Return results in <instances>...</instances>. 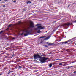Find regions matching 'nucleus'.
<instances>
[{
	"label": "nucleus",
	"instance_id": "7ed1b4c3",
	"mask_svg": "<svg viewBox=\"0 0 76 76\" xmlns=\"http://www.w3.org/2000/svg\"><path fill=\"white\" fill-rule=\"evenodd\" d=\"M25 32H26V33L24 34V37L28 36V35H29L30 34H31V33L30 32V31L29 30H26L25 31Z\"/></svg>",
	"mask_w": 76,
	"mask_h": 76
},
{
	"label": "nucleus",
	"instance_id": "e433bc0d",
	"mask_svg": "<svg viewBox=\"0 0 76 76\" xmlns=\"http://www.w3.org/2000/svg\"><path fill=\"white\" fill-rule=\"evenodd\" d=\"M7 29H8V28H7L6 29V30H7Z\"/></svg>",
	"mask_w": 76,
	"mask_h": 76
},
{
	"label": "nucleus",
	"instance_id": "aec40b11",
	"mask_svg": "<svg viewBox=\"0 0 76 76\" xmlns=\"http://www.w3.org/2000/svg\"><path fill=\"white\" fill-rule=\"evenodd\" d=\"M59 65L60 66H62V63H60L59 64Z\"/></svg>",
	"mask_w": 76,
	"mask_h": 76
},
{
	"label": "nucleus",
	"instance_id": "a211bd4d",
	"mask_svg": "<svg viewBox=\"0 0 76 76\" xmlns=\"http://www.w3.org/2000/svg\"><path fill=\"white\" fill-rule=\"evenodd\" d=\"M56 64V63H52V65H54Z\"/></svg>",
	"mask_w": 76,
	"mask_h": 76
},
{
	"label": "nucleus",
	"instance_id": "f257e3e1",
	"mask_svg": "<svg viewBox=\"0 0 76 76\" xmlns=\"http://www.w3.org/2000/svg\"><path fill=\"white\" fill-rule=\"evenodd\" d=\"M33 57L34 59H36L38 58H40V61L42 63H45V61L48 59V58H46L45 57H41L39 54H34Z\"/></svg>",
	"mask_w": 76,
	"mask_h": 76
},
{
	"label": "nucleus",
	"instance_id": "4c0bfd02",
	"mask_svg": "<svg viewBox=\"0 0 76 76\" xmlns=\"http://www.w3.org/2000/svg\"><path fill=\"white\" fill-rule=\"evenodd\" d=\"M52 5H54V4H51Z\"/></svg>",
	"mask_w": 76,
	"mask_h": 76
},
{
	"label": "nucleus",
	"instance_id": "c03bdc74",
	"mask_svg": "<svg viewBox=\"0 0 76 76\" xmlns=\"http://www.w3.org/2000/svg\"><path fill=\"white\" fill-rule=\"evenodd\" d=\"M12 1H13V0H12Z\"/></svg>",
	"mask_w": 76,
	"mask_h": 76
},
{
	"label": "nucleus",
	"instance_id": "7c9ffc66",
	"mask_svg": "<svg viewBox=\"0 0 76 76\" xmlns=\"http://www.w3.org/2000/svg\"><path fill=\"white\" fill-rule=\"evenodd\" d=\"M70 6V5H68V7H69V6Z\"/></svg>",
	"mask_w": 76,
	"mask_h": 76
},
{
	"label": "nucleus",
	"instance_id": "423d86ee",
	"mask_svg": "<svg viewBox=\"0 0 76 76\" xmlns=\"http://www.w3.org/2000/svg\"><path fill=\"white\" fill-rule=\"evenodd\" d=\"M52 63H50L49 64H48V66L49 67V68H51V67H52Z\"/></svg>",
	"mask_w": 76,
	"mask_h": 76
},
{
	"label": "nucleus",
	"instance_id": "f03ea898",
	"mask_svg": "<svg viewBox=\"0 0 76 76\" xmlns=\"http://www.w3.org/2000/svg\"><path fill=\"white\" fill-rule=\"evenodd\" d=\"M40 24H37L35 26H37V28H34V30H38V29H39V30H40V29H44V27H42V26H41V25H40Z\"/></svg>",
	"mask_w": 76,
	"mask_h": 76
},
{
	"label": "nucleus",
	"instance_id": "c756f323",
	"mask_svg": "<svg viewBox=\"0 0 76 76\" xmlns=\"http://www.w3.org/2000/svg\"><path fill=\"white\" fill-rule=\"evenodd\" d=\"M73 73H76V71H74L73 72Z\"/></svg>",
	"mask_w": 76,
	"mask_h": 76
},
{
	"label": "nucleus",
	"instance_id": "412c9836",
	"mask_svg": "<svg viewBox=\"0 0 76 76\" xmlns=\"http://www.w3.org/2000/svg\"><path fill=\"white\" fill-rule=\"evenodd\" d=\"M13 71H11L10 72H9V73H13Z\"/></svg>",
	"mask_w": 76,
	"mask_h": 76
},
{
	"label": "nucleus",
	"instance_id": "49530a36",
	"mask_svg": "<svg viewBox=\"0 0 76 76\" xmlns=\"http://www.w3.org/2000/svg\"><path fill=\"white\" fill-rule=\"evenodd\" d=\"M8 75H9V73H8Z\"/></svg>",
	"mask_w": 76,
	"mask_h": 76
},
{
	"label": "nucleus",
	"instance_id": "bb28decb",
	"mask_svg": "<svg viewBox=\"0 0 76 76\" xmlns=\"http://www.w3.org/2000/svg\"><path fill=\"white\" fill-rule=\"evenodd\" d=\"M23 34V33L22 34H21L20 35H21V36H22Z\"/></svg>",
	"mask_w": 76,
	"mask_h": 76
},
{
	"label": "nucleus",
	"instance_id": "79ce46f5",
	"mask_svg": "<svg viewBox=\"0 0 76 76\" xmlns=\"http://www.w3.org/2000/svg\"><path fill=\"white\" fill-rule=\"evenodd\" d=\"M2 0H0V1H1Z\"/></svg>",
	"mask_w": 76,
	"mask_h": 76
},
{
	"label": "nucleus",
	"instance_id": "ea45409f",
	"mask_svg": "<svg viewBox=\"0 0 76 76\" xmlns=\"http://www.w3.org/2000/svg\"><path fill=\"white\" fill-rule=\"evenodd\" d=\"M1 75H2V74H0V76H1Z\"/></svg>",
	"mask_w": 76,
	"mask_h": 76
},
{
	"label": "nucleus",
	"instance_id": "0eeeda50",
	"mask_svg": "<svg viewBox=\"0 0 76 76\" xmlns=\"http://www.w3.org/2000/svg\"><path fill=\"white\" fill-rule=\"evenodd\" d=\"M70 42L69 40H68L64 42H62V44H67V43H68V42Z\"/></svg>",
	"mask_w": 76,
	"mask_h": 76
},
{
	"label": "nucleus",
	"instance_id": "a19ab883",
	"mask_svg": "<svg viewBox=\"0 0 76 76\" xmlns=\"http://www.w3.org/2000/svg\"><path fill=\"white\" fill-rule=\"evenodd\" d=\"M3 6L4 7H5V5H4Z\"/></svg>",
	"mask_w": 76,
	"mask_h": 76
},
{
	"label": "nucleus",
	"instance_id": "4468645a",
	"mask_svg": "<svg viewBox=\"0 0 76 76\" xmlns=\"http://www.w3.org/2000/svg\"><path fill=\"white\" fill-rule=\"evenodd\" d=\"M37 33L38 34H39V33H41V31L40 30H39L37 31Z\"/></svg>",
	"mask_w": 76,
	"mask_h": 76
},
{
	"label": "nucleus",
	"instance_id": "58836bf2",
	"mask_svg": "<svg viewBox=\"0 0 76 76\" xmlns=\"http://www.w3.org/2000/svg\"><path fill=\"white\" fill-rule=\"evenodd\" d=\"M19 23H20V22H19Z\"/></svg>",
	"mask_w": 76,
	"mask_h": 76
},
{
	"label": "nucleus",
	"instance_id": "72a5a7b5",
	"mask_svg": "<svg viewBox=\"0 0 76 76\" xmlns=\"http://www.w3.org/2000/svg\"><path fill=\"white\" fill-rule=\"evenodd\" d=\"M12 39H15V38H12Z\"/></svg>",
	"mask_w": 76,
	"mask_h": 76
},
{
	"label": "nucleus",
	"instance_id": "39448f33",
	"mask_svg": "<svg viewBox=\"0 0 76 76\" xmlns=\"http://www.w3.org/2000/svg\"><path fill=\"white\" fill-rule=\"evenodd\" d=\"M30 28H34V23L32 22H31L30 24Z\"/></svg>",
	"mask_w": 76,
	"mask_h": 76
},
{
	"label": "nucleus",
	"instance_id": "f3484780",
	"mask_svg": "<svg viewBox=\"0 0 76 76\" xmlns=\"http://www.w3.org/2000/svg\"><path fill=\"white\" fill-rule=\"evenodd\" d=\"M12 25V24H10L9 26H8V27H11V26Z\"/></svg>",
	"mask_w": 76,
	"mask_h": 76
},
{
	"label": "nucleus",
	"instance_id": "2eb2a0df",
	"mask_svg": "<svg viewBox=\"0 0 76 76\" xmlns=\"http://www.w3.org/2000/svg\"><path fill=\"white\" fill-rule=\"evenodd\" d=\"M45 36H42L40 37L39 38L40 39L41 38H45Z\"/></svg>",
	"mask_w": 76,
	"mask_h": 76
},
{
	"label": "nucleus",
	"instance_id": "f8f14e48",
	"mask_svg": "<svg viewBox=\"0 0 76 76\" xmlns=\"http://www.w3.org/2000/svg\"><path fill=\"white\" fill-rule=\"evenodd\" d=\"M31 3V2L30 1L26 2L27 4H30Z\"/></svg>",
	"mask_w": 76,
	"mask_h": 76
},
{
	"label": "nucleus",
	"instance_id": "393cba45",
	"mask_svg": "<svg viewBox=\"0 0 76 76\" xmlns=\"http://www.w3.org/2000/svg\"><path fill=\"white\" fill-rule=\"evenodd\" d=\"M14 3H16V0H15L13 1Z\"/></svg>",
	"mask_w": 76,
	"mask_h": 76
},
{
	"label": "nucleus",
	"instance_id": "f704fd0d",
	"mask_svg": "<svg viewBox=\"0 0 76 76\" xmlns=\"http://www.w3.org/2000/svg\"><path fill=\"white\" fill-rule=\"evenodd\" d=\"M75 62H72V63H74Z\"/></svg>",
	"mask_w": 76,
	"mask_h": 76
},
{
	"label": "nucleus",
	"instance_id": "cd10ccee",
	"mask_svg": "<svg viewBox=\"0 0 76 76\" xmlns=\"http://www.w3.org/2000/svg\"><path fill=\"white\" fill-rule=\"evenodd\" d=\"M42 41H41V42H40V43L41 44H42Z\"/></svg>",
	"mask_w": 76,
	"mask_h": 76
},
{
	"label": "nucleus",
	"instance_id": "a878e982",
	"mask_svg": "<svg viewBox=\"0 0 76 76\" xmlns=\"http://www.w3.org/2000/svg\"><path fill=\"white\" fill-rule=\"evenodd\" d=\"M69 49H66V51H69Z\"/></svg>",
	"mask_w": 76,
	"mask_h": 76
},
{
	"label": "nucleus",
	"instance_id": "9b49d317",
	"mask_svg": "<svg viewBox=\"0 0 76 76\" xmlns=\"http://www.w3.org/2000/svg\"><path fill=\"white\" fill-rule=\"evenodd\" d=\"M54 44V43H49L48 44V45H51Z\"/></svg>",
	"mask_w": 76,
	"mask_h": 76
},
{
	"label": "nucleus",
	"instance_id": "37998d69",
	"mask_svg": "<svg viewBox=\"0 0 76 76\" xmlns=\"http://www.w3.org/2000/svg\"><path fill=\"white\" fill-rule=\"evenodd\" d=\"M51 54L50 53H49V54Z\"/></svg>",
	"mask_w": 76,
	"mask_h": 76
},
{
	"label": "nucleus",
	"instance_id": "dca6fc26",
	"mask_svg": "<svg viewBox=\"0 0 76 76\" xmlns=\"http://www.w3.org/2000/svg\"><path fill=\"white\" fill-rule=\"evenodd\" d=\"M16 60L17 61V62H19V61H20V60L19 59H16Z\"/></svg>",
	"mask_w": 76,
	"mask_h": 76
},
{
	"label": "nucleus",
	"instance_id": "a18cd8bd",
	"mask_svg": "<svg viewBox=\"0 0 76 76\" xmlns=\"http://www.w3.org/2000/svg\"><path fill=\"white\" fill-rule=\"evenodd\" d=\"M41 56H42V55H41Z\"/></svg>",
	"mask_w": 76,
	"mask_h": 76
},
{
	"label": "nucleus",
	"instance_id": "1a4fd4ad",
	"mask_svg": "<svg viewBox=\"0 0 76 76\" xmlns=\"http://www.w3.org/2000/svg\"><path fill=\"white\" fill-rule=\"evenodd\" d=\"M22 66H19V65H18L17 66V68L18 69H21V68H22Z\"/></svg>",
	"mask_w": 76,
	"mask_h": 76
},
{
	"label": "nucleus",
	"instance_id": "5701e85b",
	"mask_svg": "<svg viewBox=\"0 0 76 76\" xmlns=\"http://www.w3.org/2000/svg\"><path fill=\"white\" fill-rule=\"evenodd\" d=\"M71 67H72V66H68V69H70V68H71Z\"/></svg>",
	"mask_w": 76,
	"mask_h": 76
},
{
	"label": "nucleus",
	"instance_id": "9d476101",
	"mask_svg": "<svg viewBox=\"0 0 76 76\" xmlns=\"http://www.w3.org/2000/svg\"><path fill=\"white\" fill-rule=\"evenodd\" d=\"M10 49H11V48H5V50H10Z\"/></svg>",
	"mask_w": 76,
	"mask_h": 76
},
{
	"label": "nucleus",
	"instance_id": "2f4dec72",
	"mask_svg": "<svg viewBox=\"0 0 76 76\" xmlns=\"http://www.w3.org/2000/svg\"><path fill=\"white\" fill-rule=\"evenodd\" d=\"M56 31V30H54L53 31V32H54V31Z\"/></svg>",
	"mask_w": 76,
	"mask_h": 76
},
{
	"label": "nucleus",
	"instance_id": "c9c22d12",
	"mask_svg": "<svg viewBox=\"0 0 76 76\" xmlns=\"http://www.w3.org/2000/svg\"><path fill=\"white\" fill-rule=\"evenodd\" d=\"M46 44H48V42H47Z\"/></svg>",
	"mask_w": 76,
	"mask_h": 76
},
{
	"label": "nucleus",
	"instance_id": "de8ad7c7",
	"mask_svg": "<svg viewBox=\"0 0 76 76\" xmlns=\"http://www.w3.org/2000/svg\"><path fill=\"white\" fill-rule=\"evenodd\" d=\"M14 76H15V75H14Z\"/></svg>",
	"mask_w": 76,
	"mask_h": 76
},
{
	"label": "nucleus",
	"instance_id": "20e7f679",
	"mask_svg": "<svg viewBox=\"0 0 76 76\" xmlns=\"http://www.w3.org/2000/svg\"><path fill=\"white\" fill-rule=\"evenodd\" d=\"M72 25V23L67 22L66 23L64 24L63 25V26H69L70 25Z\"/></svg>",
	"mask_w": 76,
	"mask_h": 76
},
{
	"label": "nucleus",
	"instance_id": "6ab92c4d",
	"mask_svg": "<svg viewBox=\"0 0 76 76\" xmlns=\"http://www.w3.org/2000/svg\"><path fill=\"white\" fill-rule=\"evenodd\" d=\"M4 32V31H0V34H1L2 33V32Z\"/></svg>",
	"mask_w": 76,
	"mask_h": 76
},
{
	"label": "nucleus",
	"instance_id": "b1692460",
	"mask_svg": "<svg viewBox=\"0 0 76 76\" xmlns=\"http://www.w3.org/2000/svg\"><path fill=\"white\" fill-rule=\"evenodd\" d=\"M7 46H9V45H10V44H8V43H7Z\"/></svg>",
	"mask_w": 76,
	"mask_h": 76
},
{
	"label": "nucleus",
	"instance_id": "6e6552de",
	"mask_svg": "<svg viewBox=\"0 0 76 76\" xmlns=\"http://www.w3.org/2000/svg\"><path fill=\"white\" fill-rule=\"evenodd\" d=\"M50 36H48V37L45 38V41H47V39H49V38H50Z\"/></svg>",
	"mask_w": 76,
	"mask_h": 76
},
{
	"label": "nucleus",
	"instance_id": "ddd939ff",
	"mask_svg": "<svg viewBox=\"0 0 76 76\" xmlns=\"http://www.w3.org/2000/svg\"><path fill=\"white\" fill-rule=\"evenodd\" d=\"M7 69H8V68L7 67H5L4 68L3 70H4V71H5V70H7Z\"/></svg>",
	"mask_w": 76,
	"mask_h": 76
},
{
	"label": "nucleus",
	"instance_id": "c85d7f7f",
	"mask_svg": "<svg viewBox=\"0 0 76 76\" xmlns=\"http://www.w3.org/2000/svg\"><path fill=\"white\" fill-rule=\"evenodd\" d=\"M16 56V54H13V55H12V56Z\"/></svg>",
	"mask_w": 76,
	"mask_h": 76
},
{
	"label": "nucleus",
	"instance_id": "473e14b6",
	"mask_svg": "<svg viewBox=\"0 0 76 76\" xmlns=\"http://www.w3.org/2000/svg\"><path fill=\"white\" fill-rule=\"evenodd\" d=\"M7 0H5L4 1H7Z\"/></svg>",
	"mask_w": 76,
	"mask_h": 76
},
{
	"label": "nucleus",
	"instance_id": "4be33fe9",
	"mask_svg": "<svg viewBox=\"0 0 76 76\" xmlns=\"http://www.w3.org/2000/svg\"><path fill=\"white\" fill-rule=\"evenodd\" d=\"M29 29H30V27H28L27 29V30H29Z\"/></svg>",
	"mask_w": 76,
	"mask_h": 76
}]
</instances>
